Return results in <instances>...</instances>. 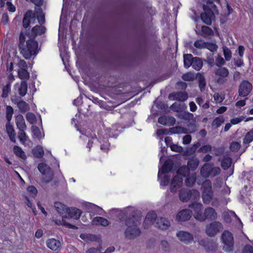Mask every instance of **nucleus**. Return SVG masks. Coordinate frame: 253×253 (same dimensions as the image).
<instances>
[{
    "label": "nucleus",
    "mask_w": 253,
    "mask_h": 253,
    "mask_svg": "<svg viewBox=\"0 0 253 253\" xmlns=\"http://www.w3.org/2000/svg\"><path fill=\"white\" fill-rule=\"evenodd\" d=\"M46 31L44 26L36 25L31 32L25 30V32L21 31L19 36L18 47L20 52L26 59H30L32 55H36L38 53V43L35 40L38 35H41Z\"/></svg>",
    "instance_id": "nucleus-1"
},
{
    "label": "nucleus",
    "mask_w": 253,
    "mask_h": 253,
    "mask_svg": "<svg viewBox=\"0 0 253 253\" xmlns=\"http://www.w3.org/2000/svg\"><path fill=\"white\" fill-rule=\"evenodd\" d=\"M132 26L135 36L138 41L140 42L137 50V55L142 60L146 59L149 56V51L145 39L143 23L141 20H134Z\"/></svg>",
    "instance_id": "nucleus-2"
},
{
    "label": "nucleus",
    "mask_w": 253,
    "mask_h": 253,
    "mask_svg": "<svg viewBox=\"0 0 253 253\" xmlns=\"http://www.w3.org/2000/svg\"><path fill=\"white\" fill-rule=\"evenodd\" d=\"M189 168L186 166L181 167L177 171V175L173 178L170 186V191L175 192L182 184V177H186L189 175Z\"/></svg>",
    "instance_id": "nucleus-3"
},
{
    "label": "nucleus",
    "mask_w": 253,
    "mask_h": 253,
    "mask_svg": "<svg viewBox=\"0 0 253 253\" xmlns=\"http://www.w3.org/2000/svg\"><path fill=\"white\" fill-rule=\"evenodd\" d=\"M141 212L134 207H131L128 211L127 217L126 218L125 225L126 226H137V223L141 220Z\"/></svg>",
    "instance_id": "nucleus-4"
},
{
    "label": "nucleus",
    "mask_w": 253,
    "mask_h": 253,
    "mask_svg": "<svg viewBox=\"0 0 253 253\" xmlns=\"http://www.w3.org/2000/svg\"><path fill=\"white\" fill-rule=\"evenodd\" d=\"M200 192L195 189H183L179 191V199L182 202L188 201H197L200 198Z\"/></svg>",
    "instance_id": "nucleus-5"
},
{
    "label": "nucleus",
    "mask_w": 253,
    "mask_h": 253,
    "mask_svg": "<svg viewBox=\"0 0 253 253\" xmlns=\"http://www.w3.org/2000/svg\"><path fill=\"white\" fill-rule=\"evenodd\" d=\"M39 170L42 175V182L46 184L52 180L54 172L45 163H40L38 167Z\"/></svg>",
    "instance_id": "nucleus-6"
},
{
    "label": "nucleus",
    "mask_w": 253,
    "mask_h": 253,
    "mask_svg": "<svg viewBox=\"0 0 253 253\" xmlns=\"http://www.w3.org/2000/svg\"><path fill=\"white\" fill-rule=\"evenodd\" d=\"M224 244L223 249L226 252H232L234 248V239L232 233L228 231H224L221 236Z\"/></svg>",
    "instance_id": "nucleus-7"
},
{
    "label": "nucleus",
    "mask_w": 253,
    "mask_h": 253,
    "mask_svg": "<svg viewBox=\"0 0 253 253\" xmlns=\"http://www.w3.org/2000/svg\"><path fill=\"white\" fill-rule=\"evenodd\" d=\"M130 207H127L123 211H119L117 209H113L109 211V215L112 218L114 219L115 217H116V219L118 220H124L127 217V214L130 209Z\"/></svg>",
    "instance_id": "nucleus-8"
},
{
    "label": "nucleus",
    "mask_w": 253,
    "mask_h": 253,
    "mask_svg": "<svg viewBox=\"0 0 253 253\" xmlns=\"http://www.w3.org/2000/svg\"><path fill=\"white\" fill-rule=\"evenodd\" d=\"M222 228V225L220 222L214 221L206 226V233L209 237H212L219 232Z\"/></svg>",
    "instance_id": "nucleus-9"
},
{
    "label": "nucleus",
    "mask_w": 253,
    "mask_h": 253,
    "mask_svg": "<svg viewBox=\"0 0 253 253\" xmlns=\"http://www.w3.org/2000/svg\"><path fill=\"white\" fill-rule=\"evenodd\" d=\"M199 218L200 221H204L206 219L214 221L217 218V214L213 208L209 207L205 210L203 215H199Z\"/></svg>",
    "instance_id": "nucleus-10"
},
{
    "label": "nucleus",
    "mask_w": 253,
    "mask_h": 253,
    "mask_svg": "<svg viewBox=\"0 0 253 253\" xmlns=\"http://www.w3.org/2000/svg\"><path fill=\"white\" fill-rule=\"evenodd\" d=\"M124 58L120 54H114L106 58V62L113 67H118L124 65Z\"/></svg>",
    "instance_id": "nucleus-11"
},
{
    "label": "nucleus",
    "mask_w": 253,
    "mask_h": 253,
    "mask_svg": "<svg viewBox=\"0 0 253 253\" xmlns=\"http://www.w3.org/2000/svg\"><path fill=\"white\" fill-rule=\"evenodd\" d=\"M253 85L248 81L244 80L239 86V95L246 97L248 96L252 90Z\"/></svg>",
    "instance_id": "nucleus-12"
},
{
    "label": "nucleus",
    "mask_w": 253,
    "mask_h": 253,
    "mask_svg": "<svg viewBox=\"0 0 253 253\" xmlns=\"http://www.w3.org/2000/svg\"><path fill=\"white\" fill-rule=\"evenodd\" d=\"M137 226H127L124 233L126 238L128 240H133L140 235V230Z\"/></svg>",
    "instance_id": "nucleus-13"
},
{
    "label": "nucleus",
    "mask_w": 253,
    "mask_h": 253,
    "mask_svg": "<svg viewBox=\"0 0 253 253\" xmlns=\"http://www.w3.org/2000/svg\"><path fill=\"white\" fill-rule=\"evenodd\" d=\"M176 235L178 239L185 244H190L194 240L193 234L187 231H179Z\"/></svg>",
    "instance_id": "nucleus-14"
},
{
    "label": "nucleus",
    "mask_w": 253,
    "mask_h": 253,
    "mask_svg": "<svg viewBox=\"0 0 253 253\" xmlns=\"http://www.w3.org/2000/svg\"><path fill=\"white\" fill-rule=\"evenodd\" d=\"M204 12L201 15V18L203 22L207 25H211L212 21L215 19V16L213 11L210 9L208 10L203 9Z\"/></svg>",
    "instance_id": "nucleus-15"
},
{
    "label": "nucleus",
    "mask_w": 253,
    "mask_h": 253,
    "mask_svg": "<svg viewBox=\"0 0 253 253\" xmlns=\"http://www.w3.org/2000/svg\"><path fill=\"white\" fill-rule=\"evenodd\" d=\"M188 97V93L184 91L173 92L169 95V99L170 100H177L178 101H185Z\"/></svg>",
    "instance_id": "nucleus-16"
},
{
    "label": "nucleus",
    "mask_w": 253,
    "mask_h": 253,
    "mask_svg": "<svg viewBox=\"0 0 253 253\" xmlns=\"http://www.w3.org/2000/svg\"><path fill=\"white\" fill-rule=\"evenodd\" d=\"M193 213L191 210L184 209L180 211L177 214L176 218L179 221H186L190 219Z\"/></svg>",
    "instance_id": "nucleus-17"
},
{
    "label": "nucleus",
    "mask_w": 253,
    "mask_h": 253,
    "mask_svg": "<svg viewBox=\"0 0 253 253\" xmlns=\"http://www.w3.org/2000/svg\"><path fill=\"white\" fill-rule=\"evenodd\" d=\"M173 162L170 159L167 160L163 166L162 169H159L158 178L159 179L160 177V173L164 174L170 171L173 166Z\"/></svg>",
    "instance_id": "nucleus-18"
},
{
    "label": "nucleus",
    "mask_w": 253,
    "mask_h": 253,
    "mask_svg": "<svg viewBox=\"0 0 253 253\" xmlns=\"http://www.w3.org/2000/svg\"><path fill=\"white\" fill-rule=\"evenodd\" d=\"M36 18L35 13H33L32 10H28L24 15L22 24L24 28L26 29L30 26L31 19L35 20Z\"/></svg>",
    "instance_id": "nucleus-19"
},
{
    "label": "nucleus",
    "mask_w": 253,
    "mask_h": 253,
    "mask_svg": "<svg viewBox=\"0 0 253 253\" xmlns=\"http://www.w3.org/2000/svg\"><path fill=\"white\" fill-rule=\"evenodd\" d=\"M189 207L192 208L194 211V217L200 221L199 218V215H203L202 210L203 208V205L201 203H197L196 201H194L191 204L189 205Z\"/></svg>",
    "instance_id": "nucleus-20"
},
{
    "label": "nucleus",
    "mask_w": 253,
    "mask_h": 253,
    "mask_svg": "<svg viewBox=\"0 0 253 253\" xmlns=\"http://www.w3.org/2000/svg\"><path fill=\"white\" fill-rule=\"evenodd\" d=\"M170 224L169 221L167 218L161 217L157 218L155 226L162 230H165L168 229Z\"/></svg>",
    "instance_id": "nucleus-21"
},
{
    "label": "nucleus",
    "mask_w": 253,
    "mask_h": 253,
    "mask_svg": "<svg viewBox=\"0 0 253 253\" xmlns=\"http://www.w3.org/2000/svg\"><path fill=\"white\" fill-rule=\"evenodd\" d=\"M158 123L165 126H172L175 124V119L171 116H162L159 118Z\"/></svg>",
    "instance_id": "nucleus-22"
},
{
    "label": "nucleus",
    "mask_w": 253,
    "mask_h": 253,
    "mask_svg": "<svg viewBox=\"0 0 253 253\" xmlns=\"http://www.w3.org/2000/svg\"><path fill=\"white\" fill-rule=\"evenodd\" d=\"M66 214L69 218H73L75 219H78L81 216L82 211L77 208H68L66 209Z\"/></svg>",
    "instance_id": "nucleus-23"
},
{
    "label": "nucleus",
    "mask_w": 253,
    "mask_h": 253,
    "mask_svg": "<svg viewBox=\"0 0 253 253\" xmlns=\"http://www.w3.org/2000/svg\"><path fill=\"white\" fill-rule=\"evenodd\" d=\"M46 244L48 248L54 251L58 250L61 246L60 242L54 238L48 239L46 241Z\"/></svg>",
    "instance_id": "nucleus-24"
},
{
    "label": "nucleus",
    "mask_w": 253,
    "mask_h": 253,
    "mask_svg": "<svg viewBox=\"0 0 253 253\" xmlns=\"http://www.w3.org/2000/svg\"><path fill=\"white\" fill-rule=\"evenodd\" d=\"M80 237L86 242L96 241L100 242L101 241L100 235L97 236L91 234H81Z\"/></svg>",
    "instance_id": "nucleus-25"
},
{
    "label": "nucleus",
    "mask_w": 253,
    "mask_h": 253,
    "mask_svg": "<svg viewBox=\"0 0 253 253\" xmlns=\"http://www.w3.org/2000/svg\"><path fill=\"white\" fill-rule=\"evenodd\" d=\"M253 141V128L250 130L246 133L243 139V145L244 149L243 152H245L246 149L249 146V144Z\"/></svg>",
    "instance_id": "nucleus-26"
},
{
    "label": "nucleus",
    "mask_w": 253,
    "mask_h": 253,
    "mask_svg": "<svg viewBox=\"0 0 253 253\" xmlns=\"http://www.w3.org/2000/svg\"><path fill=\"white\" fill-rule=\"evenodd\" d=\"M16 125L17 128L19 129H25L26 128V125L25 124V120L23 116L19 114L15 117Z\"/></svg>",
    "instance_id": "nucleus-27"
},
{
    "label": "nucleus",
    "mask_w": 253,
    "mask_h": 253,
    "mask_svg": "<svg viewBox=\"0 0 253 253\" xmlns=\"http://www.w3.org/2000/svg\"><path fill=\"white\" fill-rule=\"evenodd\" d=\"M208 10L210 9L211 11H213V13L216 14H218V10L217 9V6L213 3L212 0H207V4H204L203 6V8Z\"/></svg>",
    "instance_id": "nucleus-28"
},
{
    "label": "nucleus",
    "mask_w": 253,
    "mask_h": 253,
    "mask_svg": "<svg viewBox=\"0 0 253 253\" xmlns=\"http://www.w3.org/2000/svg\"><path fill=\"white\" fill-rule=\"evenodd\" d=\"M211 164L206 163L201 168L200 173L203 177L207 178L211 175Z\"/></svg>",
    "instance_id": "nucleus-29"
},
{
    "label": "nucleus",
    "mask_w": 253,
    "mask_h": 253,
    "mask_svg": "<svg viewBox=\"0 0 253 253\" xmlns=\"http://www.w3.org/2000/svg\"><path fill=\"white\" fill-rule=\"evenodd\" d=\"M92 222L94 224L101 225L103 226H106L109 224V221L107 219L100 216L94 218Z\"/></svg>",
    "instance_id": "nucleus-30"
},
{
    "label": "nucleus",
    "mask_w": 253,
    "mask_h": 253,
    "mask_svg": "<svg viewBox=\"0 0 253 253\" xmlns=\"http://www.w3.org/2000/svg\"><path fill=\"white\" fill-rule=\"evenodd\" d=\"M203 63L201 58L198 57H194L191 65L193 68L197 71H199L203 67Z\"/></svg>",
    "instance_id": "nucleus-31"
},
{
    "label": "nucleus",
    "mask_w": 253,
    "mask_h": 253,
    "mask_svg": "<svg viewBox=\"0 0 253 253\" xmlns=\"http://www.w3.org/2000/svg\"><path fill=\"white\" fill-rule=\"evenodd\" d=\"M194 57L191 54H186L183 55L184 66L188 68L192 64Z\"/></svg>",
    "instance_id": "nucleus-32"
},
{
    "label": "nucleus",
    "mask_w": 253,
    "mask_h": 253,
    "mask_svg": "<svg viewBox=\"0 0 253 253\" xmlns=\"http://www.w3.org/2000/svg\"><path fill=\"white\" fill-rule=\"evenodd\" d=\"M27 83L26 81H22L21 82L20 85L18 88V91L19 94L22 96H24L27 93Z\"/></svg>",
    "instance_id": "nucleus-33"
},
{
    "label": "nucleus",
    "mask_w": 253,
    "mask_h": 253,
    "mask_svg": "<svg viewBox=\"0 0 253 253\" xmlns=\"http://www.w3.org/2000/svg\"><path fill=\"white\" fill-rule=\"evenodd\" d=\"M214 74L216 76L225 78L228 76L229 73L228 70L226 68L219 67L214 71Z\"/></svg>",
    "instance_id": "nucleus-34"
},
{
    "label": "nucleus",
    "mask_w": 253,
    "mask_h": 253,
    "mask_svg": "<svg viewBox=\"0 0 253 253\" xmlns=\"http://www.w3.org/2000/svg\"><path fill=\"white\" fill-rule=\"evenodd\" d=\"M17 106L22 113H24L30 110V105L23 100L19 102Z\"/></svg>",
    "instance_id": "nucleus-35"
},
{
    "label": "nucleus",
    "mask_w": 253,
    "mask_h": 253,
    "mask_svg": "<svg viewBox=\"0 0 253 253\" xmlns=\"http://www.w3.org/2000/svg\"><path fill=\"white\" fill-rule=\"evenodd\" d=\"M212 193L211 189H207V190L203 192L202 194L203 201L205 204H208L210 203Z\"/></svg>",
    "instance_id": "nucleus-36"
},
{
    "label": "nucleus",
    "mask_w": 253,
    "mask_h": 253,
    "mask_svg": "<svg viewBox=\"0 0 253 253\" xmlns=\"http://www.w3.org/2000/svg\"><path fill=\"white\" fill-rule=\"evenodd\" d=\"M196 78L198 80L199 86L201 91H202L204 90L206 85V80L204 76L200 73H198L197 74Z\"/></svg>",
    "instance_id": "nucleus-37"
},
{
    "label": "nucleus",
    "mask_w": 253,
    "mask_h": 253,
    "mask_svg": "<svg viewBox=\"0 0 253 253\" xmlns=\"http://www.w3.org/2000/svg\"><path fill=\"white\" fill-rule=\"evenodd\" d=\"M199 164V161L198 159H192L188 161L187 167L189 168V170L192 171L195 170Z\"/></svg>",
    "instance_id": "nucleus-38"
},
{
    "label": "nucleus",
    "mask_w": 253,
    "mask_h": 253,
    "mask_svg": "<svg viewBox=\"0 0 253 253\" xmlns=\"http://www.w3.org/2000/svg\"><path fill=\"white\" fill-rule=\"evenodd\" d=\"M32 153L34 156L36 158H41L44 155L43 148L41 146H38L35 149H33Z\"/></svg>",
    "instance_id": "nucleus-39"
},
{
    "label": "nucleus",
    "mask_w": 253,
    "mask_h": 253,
    "mask_svg": "<svg viewBox=\"0 0 253 253\" xmlns=\"http://www.w3.org/2000/svg\"><path fill=\"white\" fill-rule=\"evenodd\" d=\"M13 152L15 155L23 160H25L27 158L25 152L19 146L15 145L13 147Z\"/></svg>",
    "instance_id": "nucleus-40"
},
{
    "label": "nucleus",
    "mask_w": 253,
    "mask_h": 253,
    "mask_svg": "<svg viewBox=\"0 0 253 253\" xmlns=\"http://www.w3.org/2000/svg\"><path fill=\"white\" fill-rule=\"evenodd\" d=\"M54 207L57 211L60 214H63L66 212V209L68 208L65 205L62 204L60 202H55L54 203Z\"/></svg>",
    "instance_id": "nucleus-41"
},
{
    "label": "nucleus",
    "mask_w": 253,
    "mask_h": 253,
    "mask_svg": "<svg viewBox=\"0 0 253 253\" xmlns=\"http://www.w3.org/2000/svg\"><path fill=\"white\" fill-rule=\"evenodd\" d=\"M202 36L205 38L207 36H211L213 34L212 29L208 26H203L201 27Z\"/></svg>",
    "instance_id": "nucleus-42"
},
{
    "label": "nucleus",
    "mask_w": 253,
    "mask_h": 253,
    "mask_svg": "<svg viewBox=\"0 0 253 253\" xmlns=\"http://www.w3.org/2000/svg\"><path fill=\"white\" fill-rule=\"evenodd\" d=\"M232 161L230 157L224 158L221 162V167L225 170L227 169L231 166Z\"/></svg>",
    "instance_id": "nucleus-43"
},
{
    "label": "nucleus",
    "mask_w": 253,
    "mask_h": 253,
    "mask_svg": "<svg viewBox=\"0 0 253 253\" xmlns=\"http://www.w3.org/2000/svg\"><path fill=\"white\" fill-rule=\"evenodd\" d=\"M18 75L19 78L23 81L27 80L30 77V74L27 70L18 71Z\"/></svg>",
    "instance_id": "nucleus-44"
},
{
    "label": "nucleus",
    "mask_w": 253,
    "mask_h": 253,
    "mask_svg": "<svg viewBox=\"0 0 253 253\" xmlns=\"http://www.w3.org/2000/svg\"><path fill=\"white\" fill-rule=\"evenodd\" d=\"M224 122V118L223 116H220L216 118L212 122L211 125L216 126V128L219 127Z\"/></svg>",
    "instance_id": "nucleus-45"
},
{
    "label": "nucleus",
    "mask_w": 253,
    "mask_h": 253,
    "mask_svg": "<svg viewBox=\"0 0 253 253\" xmlns=\"http://www.w3.org/2000/svg\"><path fill=\"white\" fill-rule=\"evenodd\" d=\"M31 130L33 135L38 139L40 140L42 138L41 130L38 126H32L31 127Z\"/></svg>",
    "instance_id": "nucleus-46"
},
{
    "label": "nucleus",
    "mask_w": 253,
    "mask_h": 253,
    "mask_svg": "<svg viewBox=\"0 0 253 253\" xmlns=\"http://www.w3.org/2000/svg\"><path fill=\"white\" fill-rule=\"evenodd\" d=\"M196 176L194 174H192L191 176H188L186 177L185 184L188 187H191L195 183L196 181Z\"/></svg>",
    "instance_id": "nucleus-47"
},
{
    "label": "nucleus",
    "mask_w": 253,
    "mask_h": 253,
    "mask_svg": "<svg viewBox=\"0 0 253 253\" xmlns=\"http://www.w3.org/2000/svg\"><path fill=\"white\" fill-rule=\"evenodd\" d=\"M27 120L30 124L33 125L37 122V118L35 115L31 112H28L26 115Z\"/></svg>",
    "instance_id": "nucleus-48"
},
{
    "label": "nucleus",
    "mask_w": 253,
    "mask_h": 253,
    "mask_svg": "<svg viewBox=\"0 0 253 253\" xmlns=\"http://www.w3.org/2000/svg\"><path fill=\"white\" fill-rule=\"evenodd\" d=\"M24 130L25 129L19 130V131L18 133V137L22 143H25L28 139V137L27 136Z\"/></svg>",
    "instance_id": "nucleus-49"
},
{
    "label": "nucleus",
    "mask_w": 253,
    "mask_h": 253,
    "mask_svg": "<svg viewBox=\"0 0 253 253\" xmlns=\"http://www.w3.org/2000/svg\"><path fill=\"white\" fill-rule=\"evenodd\" d=\"M205 48H207L211 52H215L218 48V46L216 43L211 42H206Z\"/></svg>",
    "instance_id": "nucleus-50"
},
{
    "label": "nucleus",
    "mask_w": 253,
    "mask_h": 253,
    "mask_svg": "<svg viewBox=\"0 0 253 253\" xmlns=\"http://www.w3.org/2000/svg\"><path fill=\"white\" fill-rule=\"evenodd\" d=\"M223 54L226 61H229L232 57V53L230 49L226 46L223 47Z\"/></svg>",
    "instance_id": "nucleus-51"
},
{
    "label": "nucleus",
    "mask_w": 253,
    "mask_h": 253,
    "mask_svg": "<svg viewBox=\"0 0 253 253\" xmlns=\"http://www.w3.org/2000/svg\"><path fill=\"white\" fill-rule=\"evenodd\" d=\"M13 114V109L10 106H7L6 108V118L8 122H10Z\"/></svg>",
    "instance_id": "nucleus-52"
},
{
    "label": "nucleus",
    "mask_w": 253,
    "mask_h": 253,
    "mask_svg": "<svg viewBox=\"0 0 253 253\" xmlns=\"http://www.w3.org/2000/svg\"><path fill=\"white\" fill-rule=\"evenodd\" d=\"M182 79L185 81H192L195 79V76L191 72H188L182 76Z\"/></svg>",
    "instance_id": "nucleus-53"
},
{
    "label": "nucleus",
    "mask_w": 253,
    "mask_h": 253,
    "mask_svg": "<svg viewBox=\"0 0 253 253\" xmlns=\"http://www.w3.org/2000/svg\"><path fill=\"white\" fill-rule=\"evenodd\" d=\"M241 147V144L237 141H233L230 144V149L234 152H237Z\"/></svg>",
    "instance_id": "nucleus-54"
},
{
    "label": "nucleus",
    "mask_w": 253,
    "mask_h": 253,
    "mask_svg": "<svg viewBox=\"0 0 253 253\" xmlns=\"http://www.w3.org/2000/svg\"><path fill=\"white\" fill-rule=\"evenodd\" d=\"M10 83H8L3 87L2 93L1 94L2 97L6 98L8 96V93L10 91Z\"/></svg>",
    "instance_id": "nucleus-55"
},
{
    "label": "nucleus",
    "mask_w": 253,
    "mask_h": 253,
    "mask_svg": "<svg viewBox=\"0 0 253 253\" xmlns=\"http://www.w3.org/2000/svg\"><path fill=\"white\" fill-rule=\"evenodd\" d=\"M188 130H189V133H194L197 130V126L195 124V121L189 123L187 125Z\"/></svg>",
    "instance_id": "nucleus-56"
},
{
    "label": "nucleus",
    "mask_w": 253,
    "mask_h": 253,
    "mask_svg": "<svg viewBox=\"0 0 253 253\" xmlns=\"http://www.w3.org/2000/svg\"><path fill=\"white\" fill-rule=\"evenodd\" d=\"M146 218L151 222L154 223L155 221H157V214L154 211L149 212L147 213Z\"/></svg>",
    "instance_id": "nucleus-57"
},
{
    "label": "nucleus",
    "mask_w": 253,
    "mask_h": 253,
    "mask_svg": "<svg viewBox=\"0 0 253 253\" xmlns=\"http://www.w3.org/2000/svg\"><path fill=\"white\" fill-rule=\"evenodd\" d=\"M180 116L181 119H182L185 120H193L194 118L193 114L188 112H185L181 114Z\"/></svg>",
    "instance_id": "nucleus-58"
},
{
    "label": "nucleus",
    "mask_w": 253,
    "mask_h": 253,
    "mask_svg": "<svg viewBox=\"0 0 253 253\" xmlns=\"http://www.w3.org/2000/svg\"><path fill=\"white\" fill-rule=\"evenodd\" d=\"M154 104L156 106V107L158 109H161L162 111H165L168 107V106L167 104H166L165 103H164V102H161V101H159V102H157V100H156L154 102Z\"/></svg>",
    "instance_id": "nucleus-59"
},
{
    "label": "nucleus",
    "mask_w": 253,
    "mask_h": 253,
    "mask_svg": "<svg viewBox=\"0 0 253 253\" xmlns=\"http://www.w3.org/2000/svg\"><path fill=\"white\" fill-rule=\"evenodd\" d=\"M206 42H204L202 40H198L196 41L194 43V45L197 48L203 49L205 48Z\"/></svg>",
    "instance_id": "nucleus-60"
},
{
    "label": "nucleus",
    "mask_w": 253,
    "mask_h": 253,
    "mask_svg": "<svg viewBox=\"0 0 253 253\" xmlns=\"http://www.w3.org/2000/svg\"><path fill=\"white\" fill-rule=\"evenodd\" d=\"M170 147L171 150L173 151L183 153L184 149L180 146H179L177 144H170Z\"/></svg>",
    "instance_id": "nucleus-61"
},
{
    "label": "nucleus",
    "mask_w": 253,
    "mask_h": 253,
    "mask_svg": "<svg viewBox=\"0 0 253 253\" xmlns=\"http://www.w3.org/2000/svg\"><path fill=\"white\" fill-rule=\"evenodd\" d=\"M18 66L19 68L18 71L22 70H27L28 69L27 64L26 62L23 60H20L19 61L18 63Z\"/></svg>",
    "instance_id": "nucleus-62"
},
{
    "label": "nucleus",
    "mask_w": 253,
    "mask_h": 253,
    "mask_svg": "<svg viewBox=\"0 0 253 253\" xmlns=\"http://www.w3.org/2000/svg\"><path fill=\"white\" fill-rule=\"evenodd\" d=\"M211 176L214 177L216 175H217L220 174V169L218 167H214L212 168L211 166Z\"/></svg>",
    "instance_id": "nucleus-63"
},
{
    "label": "nucleus",
    "mask_w": 253,
    "mask_h": 253,
    "mask_svg": "<svg viewBox=\"0 0 253 253\" xmlns=\"http://www.w3.org/2000/svg\"><path fill=\"white\" fill-rule=\"evenodd\" d=\"M243 253H253V247L250 245H247L245 246Z\"/></svg>",
    "instance_id": "nucleus-64"
}]
</instances>
